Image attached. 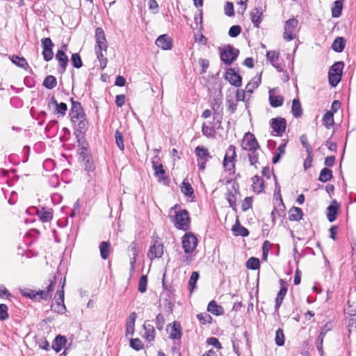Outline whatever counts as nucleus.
I'll return each mask as SVG.
<instances>
[{"label": "nucleus", "mask_w": 356, "mask_h": 356, "mask_svg": "<svg viewBox=\"0 0 356 356\" xmlns=\"http://www.w3.org/2000/svg\"><path fill=\"white\" fill-rule=\"evenodd\" d=\"M72 108L70 111L71 120L73 122H78V127L80 129H84L86 128L88 122L85 118L83 109L79 102L74 101L71 98Z\"/></svg>", "instance_id": "nucleus-1"}, {"label": "nucleus", "mask_w": 356, "mask_h": 356, "mask_svg": "<svg viewBox=\"0 0 356 356\" xmlns=\"http://www.w3.org/2000/svg\"><path fill=\"white\" fill-rule=\"evenodd\" d=\"M344 64L343 62H336L330 67L328 72L329 83L335 87L341 81Z\"/></svg>", "instance_id": "nucleus-2"}, {"label": "nucleus", "mask_w": 356, "mask_h": 356, "mask_svg": "<svg viewBox=\"0 0 356 356\" xmlns=\"http://www.w3.org/2000/svg\"><path fill=\"white\" fill-rule=\"evenodd\" d=\"M266 5L262 0L256 1V5L254 9L250 12V19L252 24L256 27H259L261 22L263 13L266 11Z\"/></svg>", "instance_id": "nucleus-3"}, {"label": "nucleus", "mask_w": 356, "mask_h": 356, "mask_svg": "<svg viewBox=\"0 0 356 356\" xmlns=\"http://www.w3.org/2000/svg\"><path fill=\"white\" fill-rule=\"evenodd\" d=\"M175 225L177 228L186 231L190 226V218L186 210H179L176 212L174 219Z\"/></svg>", "instance_id": "nucleus-4"}, {"label": "nucleus", "mask_w": 356, "mask_h": 356, "mask_svg": "<svg viewBox=\"0 0 356 356\" xmlns=\"http://www.w3.org/2000/svg\"><path fill=\"white\" fill-rule=\"evenodd\" d=\"M220 58L227 65H231L238 57L239 51L231 45L220 49Z\"/></svg>", "instance_id": "nucleus-5"}, {"label": "nucleus", "mask_w": 356, "mask_h": 356, "mask_svg": "<svg viewBox=\"0 0 356 356\" xmlns=\"http://www.w3.org/2000/svg\"><path fill=\"white\" fill-rule=\"evenodd\" d=\"M195 154L197 158V165L199 169L203 171L205 168L207 161L211 159V156L207 148L203 146H197L195 149Z\"/></svg>", "instance_id": "nucleus-6"}, {"label": "nucleus", "mask_w": 356, "mask_h": 356, "mask_svg": "<svg viewBox=\"0 0 356 356\" xmlns=\"http://www.w3.org/2000/svg\"><path fill=\"white\" fill-rule=\"evenodd\" d=\"M64 279L63 283L61 286V289L58 290L56 296L54 297L55 303L51 305L52 310L58 314H63L65 310V306L64 304V285H65Z\"/></svg>", "instance_id": "nucleus-7"}, {"label": "nucleus", "mask_w": 356, "mask_h": 356, "mask_svg": "<svg viewBox=\"0 0 356 356\" xmlns=\"http://www.w3.org/2000/svg\"><path fill=\"white\" fill-rule=\"evenodd\" d=\"M241 147L244 150L254 152L258 150L260 147L255 136L250 132H247L243 136Z\"/></svg>", "instance_id": "nucleus-8"}, {"label": "nucleus", "mask_w": 356, "mask_h": 356, "mask_svg": "<svg viewBox=\"0 0 356 356\" xmlns=\"http://www.w3.org/2000/svg\"><path fill=\"white\" fill-rule=\"evenodd\" d=\"M197 245V239L192 233H186L182 238V246L184 252L190 254L193 253Z\"/></svg>", "instance_id": "nucleus-9"}, {"label": "nucleus", "mask_w": 356, "mask_h": 356, "mask_svg": "<svg viewBox=\"0 0 356 356\" xmlns=\"http://www.w3.org/2000/svg\"><path fill=\"white\" fill-rule=\"evenodd\" d=\"M298 22L295 18L289 19L286 22L283 38L286 41H291L296 37V32Z\"/></svg>", "instance_id": "nucleus-10"}, {"label": "nucleus", "mask_w": 356, "mask_h": 356, "mask_svg": "<svg viewBox=\"0 0 356 356\" xmlns=\"http://www.w3.org/2000/svg\"><path fill=\"white\" fill-rule=\"evenodd\" d=\"M235 147L229 145L227 149L223 160V166L226 170L230 171L234 168V161L236 156Z\"/></svg>", "instance_id": "nucleus-11"}, {"label": "nucleus", "mask_w": 356, "mask_h": 356, "mask_svg": "<svg viewBox=\"0 0 356 356\" xmlns=\"http://www.w3.org/2000/svg\"><path fill=\"white\" fill-rule=\"evenodd\" d=\"M41 43L43 49L42 56L44 60L46 61L51 60L54 56V53L52 51L54 43L49 38L42 39Z\"/></svg>", "instance_id": "nucleus-12"}, {"label": "nucleus", "mask_w": 356, "mask_h": 356, "mask_svg": "<svg viewBox=\"0 0 356 356\" xmlns=\"http://www.w3.org/2000/svg\"><path fill=\"white\" fill-rule=\"evenodd\" d=\"M47 106L49 109L54 108V113L64 116L67 110V106L65 103H58L54 97H52L48 102Z\"/></svg>", "instance_id": "nucleus-13"}, {"label": "nucleus", "mask_w": 356, "mask_h": 356, "mask_svg": "<svg viewBox=\"0 0 356 356\" xmlns=\"http://www.w3.org/2000/svg\"><path fill=\"white\" fill-rule=\"evenodd\" d=\"M163 254V245L159 241H154V244L150 246L147 252V257L150 260L160 258Z\"/></svg>", "instance_id": "nucleus-14"}, {"label": "nucleus", "mask_w": 356, "mask_h": 356, "mask_svg": "<svg viewBox=\"0 0 356 356\" xmlns=\"http://www.w3.org/2000/svg\"><path fill=\"white\" fill-rule=\"evenodd\" d=\"M56 285V277H53L52 280H50V283L47 287V289L39 290L36 291V300L41 299L48 300L51 298V292L54 290Z\"/></svg>", "instance_id": "nucleus-15"}, {"label": "nucleus", "mask_w": 356, "mask_h": 356, "mask_svg": "<svg viewBox=\"0 0 356 356\" xmlns=\"http://www.w3.org/2000/svg\"><path fill=\"white\" fill-rule=\"evenodd\" d=\"M96 46L95 51H106L108 45L104 31L102 28H97L95 31Z\"/></svg>", "instance_id": "nucleus-16"}, {"label": "nucleus", "mask_w": 356, "mask_h": 356, "mask_svg": "<svg viewBox=\"0 0 356 356\" xmlns=\"http://www.w3.org/2000/svg\"><path fill=\"white\" fill-rule=\"evenodd\" d=\"M225 78L232 86L236 87H239L241 86V76L232 68H229L227 70Z\"/></svg>", "instance_id": "nucleus-17"}, {"label": "nucleus", "mask_w": 356, "mask_h": 356, "mask_svg": "<svg viewBox=\"0 0 356 356\" xmlns=\"http://www.w3.org/2000/svg\"><path fill=\"white\" fill-rule=\"evenodd\" d=\"M270 126L277 135H281L285 131L286 121L282 118H273L271 120Z\"/></svg>", "instance_id": "nucleus-18"}, {"label": "nucleus", "mask_w": 356, "mask_h": 356, "mask_svg": "<svg viewBox=\"0 0 356 356\" xmlns=\"http://www.w3.org/2000/svg\"><path fill=\"white\" fill-rule=\"evenodd\" d=\"M280 290L278 292L275 299V308L278 309L282 303V301L287 292V284L284 280H280Z\"/></svg>", "instance_id": "nucleus-19"}, {"label": "nucleus", "mask_w": 356, "mask_h": 356, "mask_svg": "<svg viewBox=\"0 0 356 356\" xmlns=\"http://www.w3.org/2000/svg\"><path fill=\"white\" fill-rule=\"evenodd\" d=\"M63 49H60L56 54V58L60 63V65L62 68L63 72L66 69L68 63V57L65 54V51H67V47L66 44L63 45Z\"/></svg>", "instance_id": "nucleus-20"}, {"label": "nucleus", "mask_w": 356, "mask_h": 356, "mask_svg": "<svg viewBox=\"0 0 356 356\" xmlns=\"http://www.w3.org/2000/svg\"><path fill=\"white\" fill-rule=\"evenodd\" d=\"M156 44L164 50L171 49L172 47V40L168 35H161L156 40Z\"/></svg>", "instance_id": "nucleus-21"}, {"label": "nucleus", "mask_w": 356, "mask_h": 356, "mask_svg": "<svg viewBox=\"0 0 356 356\" xmlns=\"http://www.w3.org/2000/svg\"><path fill=\"white\" fill-rule=\"evenodd\" d=\"M143 328L145 331L143 337L148 342H152L155 339V329L154 326L145 321L143 325Z\"/></svg>", "instance_id": "nucleus-22"}, {"label": "nucleus", "mask_w": 356, "mask_h": 356, "mask_svg": "<svg viewBox=\"0 0 356 356\" xmlns=\"http://www.w3.org/2000/svg\"><path fill=\"white\" fill-rule=\"evenodd\" d=\"M233 191H228L226 194V199L229 202V206L234 209L236 210V194L238 193V184L234 183L232 186Z\"/></svg>", "instance_id": "nucleus-23"}, {"label": "nucleus", "mask_w": 356, "mask_h": 356, "mask_svg": "<svg viewBox=\"0 0 356 356\" xmlns=\"http://www.w3.org/2000/svg\"><path fill=\"white\" fill-rule=\"evenodd\" d=\"M129 250L131 252L132 257L130 259L131 270L133 271L134 269V265L136 261V257L140 252L138 245L136 241H133L129 246Z\"/></svg>", "instance_id": "nucleus-24"}, {"label": "nucleus", "mask_w": 356, "mask_h": 356, "mask_svg": "<svg viewBox=\"0 0 356 356\" xmlns=\"http://www.w3.org/2000/svg\"><path fill=\"white\" fill-rule=\"evenodd\" d=\"M137 318L136 312H132L129 315L126 324V336H132L135 330V322Z\"/></svg>", "instance_id": "nucleus-25"}, {"label": "nucleus", "mask_w": 356, "mask_h": 356, "mask_svg": "<svg viewBox=\"0 0 356 356\" xmlns=\"http://www.w3.org/2000/svg\"><path fill=\"white\" fill-rule=\"evenodd\" d=\"M67 343V339L65 337L62 335H58L54 339L52 343V348L56 352L58 353L61 350V349L65 346Z\"/></svg>", "instance_id": "nucleus-26"}, {"label": "nucleus", "mask_w": 356, "mask_h": 356, "mask_svg": "<svg viewBox=\"0 0 356 356\" xmlns=\"http://www.w3.org/2000/svg\"><path fill=\"white\" fill-rule=\"evenodd\" d=\"M207 311L216 316H220L224 314V309L222 306L217 305L215 300H211L208 306Z\"/></svg>", "instance_id": "nucleus-27"}, {"label": "nucleus", "mask_w": 356, "mask_h": 356, "mask_svg": "<svg viewBox=\"0 0 356 356\" xmlns=\"http://www.w3.org/2000/svg\"><path fill=\"white\" fill-rule=\"evenodd\" d=\"M152 168L154 170V175L161 180H165L168 179L165 171L163 169L162 164H156L155 161H152Z\"/></svg>", "instance_id": "nucleus-28"}, {"label": "nucleus", "mask_w": 356, "mask_h": 356, "mask_svg": "<svg viewBox=\"0 0 356 356\" xmlns=\"http://www.w3.org/2000/svg\"><path fill=\"white\" fill-rule=\"evenodd\" d=\"M273 89L269 90L270 104L273 107L281 106L283 104L284 98L282 96L273 95Z\"/></svg>", "instance_id": "nucleus-29"}, {"label": "nucleus", "mask_w": 356, "mask_h": 356, "mask_svg": "<svg viewBox=\"0 0 356 356\" xmlns=\"http://www.w3.org/2000/svg\"><path fill=\"white\" fill-rule=\"evenodd\" d=\"M99 251L101 257L103 259H106L108 258L109 254L111 253V243L108 241H102L100 243L99 246Z\"/></svg>", "instance_id": "nucleus-30"}, {"label": "nucleus", "mask_w": 356, "mask_h": 356, "mask_svg": "<svg viewBox=\"0 0 356 356\" xmlns=\"http://www.w3.org/2000/svg\"><path fill=\"white\" fill-rule=\"evenodd\" d=\"M171 330L170 332L169 337L172 339H179L181 337V327L176 322H174L172 325L170 324Z\"/></svg>", "instance_id": "nucleus-31"}, {"label": "nucleus", "mask_w": 356, "mask_h": 356, "mask_svg": "<svg viewBox=\"0 0 356 356\" xmlns=\"http://www.w3.org/2000/svg\"><path fill=\"white\" fill-rule=\"evenodd\" d=\"M261 83V76L257 77H254L252 80L247 84L245 87V92L252 94L255 88H257Z\"/></svg>", "instance_id": "nucleus-32"}, {"label": "nucleus", "mask_w": 356, "mask_h": 356, "mask_svg": "<svg viewBox=\"0 0 356 356\" xmlns=\"http://www.w3.org/2000/svg\"><path fill=\"white\" fill-rule=\"evenodd\" d=\"M339 206L335 201L327 207V217L330 222L335 220Z\"/></svg>", "instance_id": "nucleus-33"}, {"label": "nucleus", "mask_w": 356, "mask_h": 356, "mask_svg": "<svg viewBox=\"0 0 356 356\" xmlns=\"http://www.w3.org/2000/svg\"><path fill=\"white\" fill-rule=\"evenodd\" d=\"M291 112L295 118H299L302 115V106L298 99L293 100Z\"/></svg>", "instance_id": "nucleus-34"}, {"label": "nucleus", "mask_w": 356, "mask_h": 356, "mask_svg": "<svg viewBox=\"0 0 356 356\" xmlns=\"http://www.w3.org/2000/svg\"><path fill=\"white\" fill-rule=\"evenodd\" d=\"M252 186L254 192L260 193L264 189V181L257 175L254 176L252 178Z\"/></svg>", "instance_id": "nucleus-35"}, {"label": "nucleus", "mask_w": 356, "mask_h": 356, "mask_svg": "<svg viewBox=\"0 0 356 356\" xmlns=\"http://www.w3.org/2000/svg\"><path fill=\"white\" fill-rule=\"evenodd\" d=\"M10 60L15 65L21 68L26 70L29 67V64L24 57H19L14 55L10 57Z\"/></svg>", "instance_id": "nucleus-36"}, {"label": "nucleus", "mask_w": 356, "mask_h": 356, "mask_svg": "<svg viewBox=\"0 0 356 356\" xmlns=\"http://www.w3.org/2000/svg\"><path fill=\"white\" fill-rule=\"evenodd\" d=\"M345 47V40L341 37L337 38L332 45V48L336 52H341Z\"/></svg>", "instance_id": "nucleus-37"}, {"label": "nucleus", "mask_w": 356, "mask_h": 356, "mask_svg": "<svg viewBox=\"0 0 356 356\" xmlns=\"http://www.w3.org/2000/svg\"><path fill=\"white\" fill-rule=\"evenodd\" d=\"M303 212L301 209L298 207H293L289 211V219L291 220H300L302 219Z\"/></svg>", "instance_id": "nucleus-38"}, {"label": "nucleus", "mask_w": 356, "mask_h": 356, "mask_svg": "<svg viewBox=\"0 0 356 356\" xmlns=\"http://www.w3.org/2000/svg\"><path fill=\"white\" fill-rule=\"evenodd\" d=\"M37 215L43 222H50L53 218V214L49 211H45L44 209L38 210Z\"/></svg>", "instance_id": "nucleus-39"}, {"label": "nucleus", "mask_w": 356, "mask_h": 356, "mask_svg": "<svg viewBox=\"0 0 356 356\" xmlns=\"http://www.w3.org/2000/svg\"><path fill=\"white\" fill-rule=\"evenodd\" d=\"M285 148H286V144H282L280 145L277 149L275 150V152L274 154L273 158V163H277L280 161L281 156L285 154Z\"/></svg>", "instance_id": "nucleus-40"}, {"label": "nucleus", "mask_w": 356, "mask_h": 356, "mask_svg": "<svg viewBox=\"0 0 356 356\" xmlns=\"http://www.w3.org/2000/svg\"><path fill=\"white\" fill-rule=\"evenodd\" d=\"M332 178V172L331 170L325 168L321 170L319 175V181L326 182Z\"/></svg>", "instance_id": "nucleus-41"}, {"label": "nucleus", "mask_w": 356, "mask_h": 356, "mask_svg": "<svg viewBox=\"0 0 356 356\" xmlns=\"http://www.w3.org/2000/svg\"><path fill=\"white\" fill-rule=\"evenodd\" d=\"M56 84V79L52 75L47 76L43 81V86L48 89H52L55 88Z\"/></svg>", "instance_id": "nucleus-42"}, {"label": "nucleus", "mask_w": 356, "mask_h": 356, "mask_svg": "<svg viewBox=\"0 0 356 356\" xmlns=\"http://www.w3.org/2000/svg\"><path fill=\"white\" fill-rule=\"evenodd\" d=\"M323 122L324 125L330 129L334 124V116L333 114L330 111H327L325 113L323 117Z\"/></svg>", "instance_id": "nucleus-43"}, {"label": "nucleus", "mask_w": 356, "mask_h": 356, "mask_svg": "<svg viewBox=\"0 0 356 356\" xmlns=\"http://www.w3.org/2000/svg\"><path fill=\"white\" fill-rule=\"evenodd\" d=\"M260 265L259 259L256 257H250L246 262V267L249 269H258Z\"/></svg>", "instance_id": "nucleus-44"}, {"label": "nucleus", "mask_w": 356, "mask_h": 356, "mask_svg": "<svg viewBox=\"0 0 356 356\" xmlns=\"http://www.w3.org/2000/svg\"><path fill=\"white\" fill-rule=\"evenodd\" d=\"M275 341L277 346H284L285 342V337L284 334V332L282 329H278L276 331Z\"/></svg>", "instance_id": "nucleus-45"}, {"label": "nucleus", "mask_w": 356, "mask_h": 356, "mask_svg": "<svg viewBox=\"0 0 356 356\" xmlns=\"http://www.w3.org/2000/svg\"><path fill=\"white\" fill-rule=\"evenodd\" d=\"M202 131L203 135L208 138L214 137L216 133L215 129L213 127L207 125L205 123L202 124Z\"/></svg>", "instance_id": "nucleus-46"}, {"label": "nucleus", "mask_w": 356, "mask_h": 356, "mask_svg": "<svg viewBox=\"0 0 356 356\" xmlns=\"http://www.w3.org/2000/svg\"><path fill=\"white\" fill-rule=\"evenodd\" d=\"M232 231L236 236L240 235L242 236H247L249 234L248 230L243 226H234Z\"/></svg>", "instance_id": "nucleus-47"}, {"label": "nucleus", "mask_w": 356, "mask_h": 356, "mask_svg": "<svg viewBox=\"0 0 356 356\" xmlns=\"http://www.w3.org/2000/svg\"><path fill=\"white\" fill-rule=\"evenodd\" d=\"M198 279L199 273L196 271L193 272L188 282V288L191 291H193V290L195 288V285Z\"/></svg>", "instance_id": "nucleus-48"}, {"label": "nucleus", "mask_w": 356, "mask_h": 356, "mask_svg": "<svg viewBox=\"0 0 356 356\" xmlns=\"http://www.w3.org/2000/svg\"><path fill=\"white\" fill-rule=\"evenodd\" d=\"M257 151V150H254V152H249L250 153L248 154L250 164L254 166L255 168H257V164L259 163Z\"/></svg>", "instance_id": "nucleus-49"}, {"label": "nucleus", "mask_w": 356, "mask_h": 356, "mask_svg": "<svg viewBox=\"0 0 356 356\" xmlns=\"http://www.w3.org/2000/svg\"><path fill=\"white\" fill-rule=\"evenodd\" d=\"M334 4V6L332 9V16L334 17H338L341 14L342 3L339 1H336Z\"/></svg>", "instance_id": "nucleus-50"}, {"label": "nucleus", "mask_w": 356, "mask_h": 356, "mask_svg": "<svg viewBox=\"0 0 356 356\" xmlns=\"http://www.w3.org/2000/svg\"><path fill=\"white\" fill-rule=\"evenodd\" d=\"M197 318L199 320L200 323H202L203 325L207 324V323H210L212 320L211 316L206 312L200 313V314H197Z\"/></svg>", "instance_id": "nucleus-51"}, {"label": "nucleus", "mask_w": 356, "mask_h": 356, "mask_svg": "<svg viewBox=\"0 0 356 356\" xmlns=\"http://www.w3.org/2000/svg\"><path fill=\"white\" fill-rule=\"evenodd\" d=\"M147 275H142L138 282V291L140 293H145L147 291Z\"/></svg>", "instance_id": "nucleus-52"}, {"label": "nucleus", "mask_w": 356, "mask_h": 356, "mask_svg": "<svg viewBox=\"0 0 356 356\" xmlns=\"http://www.w3.org/2000/svg\"><path fill=\"white\" fill-rule=\"evenodd\" d=\"M181 191L187 196H191L193 194V189L191 185L186 181H184L182 183Z\"/></svg>", "instance_id": "nucleus-53"}, {"label": "nucleus", "mask_w": 356, "mask_h": 356, "mask_svg": "<svg viewBox=\"0 0 356 356\" xmlns=\"http://www.w3.org/2000/svg\"><path fill=\"white\" fill-rule=\"evenodd\" d=\"M115 143L119 147V149L122 151L124 149V145L123 143V136L122 134L117 130L115 133Z\"/></svg>", "instance_id": "nucleus-54"}, {"label": "nucleus", "mask_w": 356, "mask_h": 356, "mask_svg": "<svg viewBox=\"0 0 356 356\" xmlns=\"http://www.w3.org/2000/svg\"><path fill=\"white\" fill-rule=\"evenodd\" d=\"M278 53L275 51H269L266 54L267 60L270 62V63L275 66V63L278 60Z\"/></svg>", "instance_id": "nucleus-55"}, {"label": "nucleus", "mask_w": 356, "mask_h": 356, "mask_svg": "<svg viewBox=\"0 0 356 356\" xmlns=\"http://www.w3.org/2000/svg\"><path fill=\"white\" fill-rule=\"evenodd\" d=\"M98 60L99 62V67L104 69L106 67L107 58L104 57L102 51H95Z\"/></svg>", "instance_id": "nucleus-56"}, {"label": "nucleus", "mask_w": 356, "mask_h": 356, "mask_svg": "<svg viewBox=\"0 0 356 356\" xmlns=\"http://www.w3.org/2000/svg\"><path fill=\"white\" fill-rule=\"evenodd\" d=\"M130 346L136 350H139L143 348V344L142 341L140 339L136 338V339H131Z\"/></svg>", "instance_id": "nucleus-57"}, {"label": "nucleus", "mask_w": 356, "mask_h": 356, "mask_svg": "<svg viewBox=\"0 0 356 356\" xmlns=\"http://www.w3.org/2000/svg\"><path fill=\"white\" fill-rule=\"evenodd\" d=\"M155 323H156V328L159 330H163L164 324H165V318H164L163 314H159L156 316Z\"/></svg>", "instance_id": "nucleus-58"}, {"label": "nucleus", "mask_w": 356, "mask_h": 356, "mask_svg": "<svg viewBox=\"0 0 356 356\" xmlns=\"http://www.w3.org/2000/svg\"><path fill=\"white\" fill-rule=\"evenodd\" d=\"M72 63L74 67L80 68L82 66V61L78 54H73L72 56Z\"/></svg>", "instance_id": "nucleus-59"}, {"label": "nucleus", "mask_w": 356, "mask_h": 356, "mask_svg": "<svg viewBox=\"0 0 356 356\" xmlns=\"http://www.w3.org/2000/svg\"><path fill=\"white\" fill-rule=\"evenodd\" d=\"M300 139L301 144L305 148L307 153L312 152V148L308 143L307 136L303 134L300 136Z\"/></svg>", "instance_id": "nucleus-60"}, {"label": "nucleus", "mask_w": 356, "mask_h": 356, "mask_svg": "<svg viewBox=\"0 0 356 356\" xmlns=\"http://www.w3.org/2000/svg\"><path fill=\"white\" fill-rule=\"evenodd\" d=\"M8 318V307L5 304H0V321H5Z\"/></svg>", "instance_id": "nucleus-61"}, {"label": "nucleus", "mask_w": 356, "mask_h": 356, "mask_svg": "<svg viewBox=\"0 0 356 356\" xmlns=\"http://www.w3.org/2000/svg\"><path fill=\"white\" fill-rule=\"evenodd\" d=\"M241 31V28L240 26L235 25L232 26L229 31V35L231 37H236L238 36Z\"/></svg>", "instance_id": "nucleus-62"}, {"label": "nucleus", "mask_w": 356, "mask_h": 356, "mask_svg": "<svg viewBox=\"0 0 356 356\" xmlns=\"http://www.w3.org/2000/svg\"><path fill=\"white\" fill-rule=\"evenodd\" d=\"M21 293L25 297H28L31 299L36 300V292L35 291L25 289L22 290Z\"/></svg>", "instance_id": "nucleus-63"}, {"label": "nucleus", "mask_w": 356, "mask_h": 356, "mask_svg": "<svg viewBox=\"0 0 356 356\" xmlns=\"http://www.w3.org/2000/svg\"><path fill=\"white\" fill-rule=\"evenodd\" d=\"M346 314L350 315L351 317H353V320L356 319V308L353 306L348 304V307L345 310Z\"/></svg>", "instance_id": "nucleus-64"}]
</instances>
